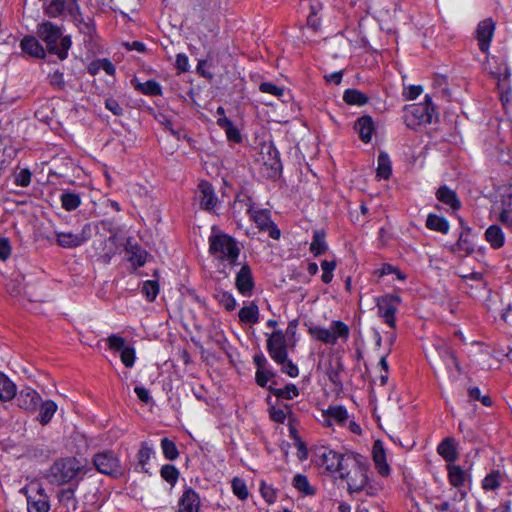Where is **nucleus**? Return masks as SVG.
Returning <instances> with one entry per match:
<instances>
[{
    "instance_id": "nucleus-1",
    "label": "nucleus",
    "mask_w": 512,
    "mask_h": 512,
    "mask_svg": "<svg viewBox=\"0 0 512 512\" xmlns=\"http://www.w3.org/2000/svg\"><path fill=\"white\" fill-rule=\"evenodd\" d=\"M209 252L218 265L233 267L237 263L240 249L234 238L213 227L209 237ZM221 272L226 273L225 267L221 269Z\"/></svg>"
},
{
    "instance_id": "nucleus-2",
    "label": "nucleus",
    "mask_w": 512,
    "mask_h": 512,
    "mask_svg": "<svg viewBox=\"0 0 512 512\" xmlns=\"http://www.w3.org/2000/svg\"><path fill=\"white\" fill-rule=\"evenodd\" d=\"M36 33L46 44L50 53L56 54L61 60L67 58L72 42L70 36L62 35L59 26L50 21H44L38 24Z\"/></svg>"
},
{
    "instance_id": "nucleus-3",
    "label": "nucleus",
    "mask_w": 512,
    "mask_h": 512,
    "mask_svg": "<svg viewBox=\"0 0 512 512\" xmlns=\"http://www.w3.org/2000/svg\"><path fill=\"white\" fill-rule=\"evenodd\" d=\"M84 468V464L74 457L60 458L50 466L45 477L52 484L63 485L85 474Z\"/></svg>"
},
{
    "instance_id": "nucleus-4",
    "label": "nucleus",
    "mask_w": 512,
    "mask_h": 512,
    "mask_svg": "<svg viewBox=\"0 0 512 512\" xmlns=\"http://www.w3.org/2000/svg\"><path fill=\"white\" fill-rule=\"evenodd\" d=\"M367 465L360 455L349 454L340 478L346 479L350 493L362 491L368 484Z\"/></svg>"
},
{
    "instance_id": "nucleus-5",
    "label": "nucleus",
    "mask_w": 512,
    "mask_h": 512,
    "mask_svg": "<svg viewBox=\"0 0 512 512\" xmlns=\"http://www.w3.org/2000/svg\"><path fill=\"white\" fill-rule=\"evenodd\" d=\"M435 116L431 98L426 95L424 102L412 104L405 108L404 120L409 128L416 129L418 126L432 123Z\"/></svg>"
},
{
    "instance_id": "nucleus-6",
    "label": "nucleus",
    "mask_w": 512,
    "mask_h": 512,
    "mask_svg": "<svg viewBox=\"0 0 512 512\" xmlns=\"http://www.w3.org/2000/svg\"><path fill=\"white\" fill-rule=\"evenodd\" d=\"M350 453L341 454L332 449L322 447L317 452V463L329 473H338L345 468V462Z\"/></svg>"
},
{
    "instance_id": "nucleus-7",
    "label": "nucleus",
    "mask_w": 512,
    "mask_h": 512,
    "mask_svg": "<svg viewBox=\"0 0 512 512\" xmlns=\"http://www.w3.org/2000/svg\"><path fill=\"white\" fill-rule=\"evenodd\" d=\"M27 497L28 512H48L50 503L44 489L37 482H31L23 488Z\"/></svg>"
},
{
    "instance_id": "nucleus-8",
    "label": "nucleus",
    "mask_w": 512,
    "mask_h": 512,
    "mask_svg": "<svg viewBox=\"0 0 512 512\" xmlns=\"http://www.w3.org/2000/svg\"><path fill=\"white\" fill-rule=\"evenodd\" d=\"M93 464L99 473L112 477H119L123 474L119 458L111 451H103L94 455Z\"/></svg>"
},
{
    "instance_id": "nucleus-9",
    "label": "nucleus",
    "mask_w": 512,
    "mask_h": 512,
    "mask_svg": "<svg viewBox=\"0 0 512 512\" xmlns=\"http://www.w3.org/2000/svg\"><path fill=\"white\" fill-rule=\"evenodd\" d=\"M106 342L111 351L120 353L121 361L125 367L131 368L134 366L136 360L135 349L133 346L127 345L123 337L112 334L106 339Z\"/></svg>"
},
{
    "instance_id": "nucleus-10",
    "label": "nucleus",
    "mask_w": 512,
    "mask_h": 512,
    "mask_svg": "<svg viewBox=\"0 0 512 512\" xmlns=\"http://www.w3.org/2000/svg\"><path fill=\"white\" fill-rule=\"evenodd\" d=\"M400 297L392 294L384 295L377 298L378 315L383 318L384 322L391 328H395V313L400 304Z\"/></svg>"
},
{
    "instance_id": "nucleus-11",
    "label": "nucleus",
    "mask_w": 512,
    "mask_h": 512,
    "mask_svg": "<svg viewBox=\"0 0 512 512\" xmlns=\"http://www.w3.org/2000/svg\"><path fill=\"white\" fill-rule=\"evenodd\" d=\"M267 350L269 356L276 362H284L287 357V339L281 331H274L267 339Z\"/></svg>"
},
{
    "instance_id": "nucleus-12",
    "label": "nucleus",
    "mask_w": 512,
    "mask_h": 512,
    "mask_svg": "<svg viewBox=\"0 0 512 512\" xmlns=\"http://www.w3.org/2000/svg\"><path fill=\"white\" fill-rule=\"evenodd\" d=\"M91 237V226L86 224L79 233L56 232V242L59 246L72 249L81 246Z\"/></svg>"
},
{
    "instance_id": "nucleus-13",
    "label": "nucleus",
    "mask_w": 512,
    "mask_h": 512,
    "mask_svg": "<svg viewBox=\"0 0 512 512\" xmlns=\"http://www.w3.org/2000/svg\"><path fill=\"white\" fill-rule=\"evenodd\" d=\"M45 13L54 18L64 14L76 16L79 13V5L77 0H50L45 5Z\"/></svg>"
},
{
    "instance_id": "nucleus-14",
    "label": "nucleus",
    "mask_w": 512,
    "mask_h": 512,
    "mask_svg": "<svg viewBox=\"0 0 512 512\" xmlns=\"http://www.w3.org/2000/svg\"><path fill=\"white\" fill-rule=\"evenodd\" d=\"M484 69L497 79L498 84L501 85L503 83V86H505V83L511 76L507 62L495 56L487 57L484 62Z\"/></svg>"
},
{
    "instance_id": "nucleus-15",
    "label": "nucleus",
    "mask_w": 512,
    "mask_h": 512,
    "mask_svg": "<svg viewBox=\"0 0 512 512\" xmlns=\"http://www.w3.org/2000/svg\"><path fill=\"white\" fill-rule=\"evenodd\" d=\"M495 23L492 19H484L479 22L476 29V39L478 40L479 49L486 53L489 50L490 43L494 34Z\"/></svg>"
},
{
    "instance_id": "nucleus-16",
    "label": "nucleus",
    "mask_w": 512,
    "mask_h": 512,
    "mask_svg": "<svg viewBox=\"0 0 512 512\" xmlns=\"http://www.w3.org/2000/svg\"><path fill=\"white\" fill-rule=\"evenodd\" d=\"M348 421V412L342 406L329 407L322 413V424L326 427H332L338 425L345 427Z\"/></svg>"
},
{
    "instance_id": "nucleus-17",
    "label": "nucleus",
    "mask_w": 512,
    "mask_h": 512,
    "mask_svg": "<svg viewBox=\"0 0 512 512\" xmlns=\"http://www.w3.org/2000/svg\"><path fill=\"white\" fill-rule=\"evenodd\" d=\"M15 397L17 406L26 411H35L42 400L40 394L30 387L22 389Z\"/></svg>"
},
{
    "instance_id": "nucleus-18",
    "label": "nucleus",
    "mask_w": 512,
    "mask_h": 512,
    "mask_svg": "<svg viewBox=\"0 0 512 512\" xmlns=\"http://www.w3.org/2000/svg\"><path fill=\"white\" fill-rule=\"evenodd\" d=\"M238 203H243L247 207V213L249 214L251 220L255 222L258 228H260L261 230L270 228L272 221L268 210L254 209L252 205V200L249 197L244 198L242 200H238Z\"/></svg>"
},
{
    "instance_id": "nucleus-19",
    "label": "nucleus",
    "mask_w": 512,
    "mask_h": 512,
    "mask_svg": "<svg viewBox=\"0 0 512 512\" xmlns=\"http://www.w3.org/2000/svg\"><path fill=\"white\" fill-rule=\"evenodd\" d=\"M196 197L199 201L200 207L204 210H213L218 202L213 187L208 182H201L198 185Z\"/></svg>"
},
{
    "instance_id": "nucleus-20",
    "label": "nucleus",
    "mask_w": 512,
    "mask_h": 512,
    "mask_svg": "<svg viewBox=\"0 0 512 512\" xmlns=\"http://www.w3.org/2000/svg\"><path fill=\"white\" fill-rule=\"evenodd\" d=\"M178 507V512H199V494L191 487H186L179 498Z\"/></svg>"
},
{
    "instance_id": "nucleus-21",
    "label": "nucleus",
    "mask_w": 512,
    "mask_h": 512,
    "mask_svg": "<svg viewBox=\"0 0 512 512\" xmlns=\"http://www.w3.org/2000/svg\"><path fill=\"white\" fill-rule=\"evenodd\" d=\"M372 458L378 473L383 477H387L391 470L387 462L386 451L382 441H374L372 446Z\"/></svg>"
},
{
    "instance_id": "nucleus-22",
    "label": "nucleus",
    "mask_w": 512,
    "mask_h": 512,
    "mask_svg": "<svg viewBox=\"0 0 512 512\" xmlns=\"http://www.w3.org/2000/svg\"><path fill=\"white\" fill-rule=\"evenodd\" d=\"M20 48L23 53L30 57L43 59L46 56L44 47L34 36L27 35L20 41Z\"/></svg>"
},
{
    "instance_id": "nucleus-23",
    "label": "nucleus",
    "mask_w": 512,
    "mask_h": 512,
    "mask_svg": "<svg viewBox=\"0 0 512 512\" xmlns=\"http://www.w3.org/2000/svg\"><path fill=\"white\" fill-rule=\"evenodd\" d=\"M235 285L239 293H241L244 296L250 295L254 287V283L251 269L249 266L244 265L241 267V269L236 275Z\"/></svg>"
},
{
    "instance_id": "nucleus-24",
    "label": "nucleus",
    "mask_w": 512,
    "mask_h": 512,
    "mask_svg": "<svg viewBox=\"0 0 512 512\" xmlns=\"http://www.w3.org/2000/svg\"><path fill=\"white\" fill-rule=\"evenodd\" d=\"M437 452L449 464L458 458L455 440L451 437H447L439 443Z\"/></svg>"
},
{
    "instance_id": "nucleus-25",
    "label": "nucleus",
    "mask_w": 512,
    "mask_h": 512,
    "mask_svg": "<svg viewBox=\"0 0 512 512\" xmlns=\"http://www.w3.org/2000/svg\"><path fill=\"white\" fill-rule=\"evenodd\" d=\"M131 84L138 92L144 95L159 96L162 94V88L160 84L155 80L140 82L138 78L134 77L131 79Z\"/></svg>"
},
{
    "instance_id": "nucleus-26",
    "label": "nucleus",
    "mask_w": 512,
    "mask_h": 512,
    "mask_svg": "<svg viewBox=\"0 0 512 512\" xmlns=\"http://www.w3.org/2000/svg\"><path fill=\"white\" fill-rule=\"evenodd\" d=\"M436 198L438 201L449 206L453 210H458L461 206L457 194L447 186H441L436 192Z\"/></svg>"
},
{
    "instance_id": "nucleus-27",
    "label": "nucleus",
    "mask_w": 512,
    "mask_h": 512,
    "mask_svg": "<svg viewBox=\"0 0 512 512\" xmlns=\"http://www.w3.org/2000/svg\"><path fill=\"white\" fill-rule=\"evenodd\" d=\"M354 128L362 141L369 142L371 140L372 134L374 132V124L371 117L363 116L359 118L355 122Z\"/></svg>"
},
{
    "instance_id": "nucleus-28",
    "label": "nucleus",
    "mask_w": 512,
    "mask_h": 512,
    "mask_svg": "<svg viewBox=\"0 0 512 512\" xmlns=\"http://www.w3.org/2000/svg\"><path fill=\"white\" fill-rule=\"evenodd\" d=\"M16 385L4 373L0 372V401L7 402L15 398Z\"/></svg>"
},
{
    "instance_id": "nucleus-29",
    "label": "nucleus",
    "mask_w": 512,
    "mask_h": 512,
    "mask_svg": "<svg viewBox=\"0 0 512 512\" xmlns=\"http://www.w3.org/2000/svg\"><path fill=\"white\" fill-rule=\"evenodd\" d=\"M485 239L494 249L501 248L505 243L504 233L497 225H491L486 229Z\"/></svg>"
},
{
    "instance_id": "nucleus-30",
    "label": "nucleus",
    "mask_w": 512,
    "mask_h": 512,
    "mask_svg": "<svg viewBox=\"0 0 512 512\" xmlns=\"http://www.w3.org/2000/svg\"><path fill=\"white\" fill-rule=\"evenodd\" d=\"M426 227L430 230L447 234L450 229L449 222L441 216L430 213L426 219Z\"/></svg>"
},
{
    "instance_id": "nucleus-31",
    "label": "nucleus",
    "mask_w": 512,
    "mask_h": 512,
    "mask_svg": "<svg viewBox=\"0 0 512 512\" xmlns=\"http://www.w3.org/2000/svg\"><path fill=\"white\" fill-rule=\"evenodd\" d=\"M219 127L225 130L227 139L234 143H239L242 140L239 130L233 125L232 121L227 117H219L217 120Z\"/></svg>"
},
{
    "instance_id": "nucleus-32",
    "label": "nucleus",
    "mask_w": 512,
    "mask_h": 512,
    "mask_svg": "<svg viewBox=\"0 0 512 512\" xmlns=\"http://www.w3.org/2000/svg\"><path fill=\"white\" fill-rule=\"evenodd\" d=\"M330 332L332 333L334 337L335 343H337L338 340H341L343 342H346L350 335V328L349 326L340 321V320H334L330 324Z\"/></svg>"
},
{
    "instance_id": "nucleus-33",
    "label": "nucleus",
    "mask_w": 512,
    "mask_h": 512,
    "mask_svg": "<svg viewBox=\"0 0 512 512\" xmlns=\"http://www.w3.org/2000/svg\"><path fill=\"white\" fill-rule=\"evenodd\" d=\"M447 470L449 482L452 486L461 487L464 485L467 475L462 467L454 464H448Z\"/></svg>"
},
{
    "instance_id": "nucleus-34",
    "label": "nucleus",
    "mask_w": 512,
    "mask_h": 512,
    "mask_svg": "<svg viewBox=\"0 0 512 512\" xmlns=\"http://www.w3.org/2000/svg\"><path fill=\"white\" fill-rule=\"evenodd\" d=\"M239 319L241 322L255 324L259 321V309L255 303L244 306L239 310Z\"/></svg>"
},
{
    "instance_id": "nucleus-35",
    "label": "nucleus",
    "mask_w": 512,
    "mask_h": 512,
    "mask_svg": "<svg viewBox=\"0 0 512 512\" xmlns=\"http://www.w3.org/2000/svg\"><path fill=\"white\" fill-rule=\"evenodd\" d=\"M57 411V404L52 400H47L40 405L38 420L42 425L50 422Z\"/></svg>"
},
{
    "instance_id": "nucleus-36",
    "label": "nucleus",
    "mask_w": 512,
    "mask_h": 512,
    "mask_svg": "<svg viewBox=\"0 0 512 512\" xmlns=\"http://www.w3.org/2000/svg\"><path fill=\"white\" fill-rule=\"evenodd\" d=\"M59 501L66 508L67 512H77L75 492L71 488L62 489L59 492Z\"/></svg>"
},
{
    "instance_id": "nucleus-37",
    "label": "nucleus",
    "mask_w": 512,
    "mask_h": 512,
    "mask_svg": "<svg viewBox=\"0 0 512 512\" xmlns=\"http://www.w3.org/2000/svg\"><path fill=\"white\" fill-rule=\"evenodd\" d=\"M377 177L379 179H388L391 175V161L387 153L381 152L377 160Z\"/></svg>"
},
{
    "instance_id": "nucleus-38",
    "label": "nucleus",
    "mask_w": 512,
    "mask_h": 512,
    "mask_svg": "<svg viewBox=\"0 0 512 512\" xmlns=\"http://www.w3.org/2000/svg\"><path fill=\"white\" fill-rule=\"evenodd\" d=\"M62 208L66 211L76 210L81 205V198L73 192H63L60 196Z\"/></svg>"
},
{
    "instance_id": "nucleus-39",
    "label": "nucleus",
    "mask_w": 512,
    "mask_h": 512,
    "mask_svg": "<svg viewBox=\"0 0 512 512\" xmlns=\"http://www.w3.org/2000/svg\"><path fill=\"white\" fill-rule=\"evenodd\" d=\"M327 250L325 242V234L322 231H315L313 234L312 242L310 244V251L314 256H319Z\"/></svg>"
},
{
    "instance_id": "nucleus-40",
    "label": "nucleus",
    "mask_w": 512,
    "mask_h": 512,
    "mask_svg": "<svg viewBox=\"0 0 512 512\" xmlns=\"http://www.w3.org/2000/svg\"><path fill=\"white\" fill-rule=\"evenodd\" d=\"M503 482V475L500 471H492L482 480V488L486 491L496 490Z\"/></svg>"
},
{
    "instance_id": "nucleus-41",
    "label": "nucleus",
    "mask_w": 512,
    "mask_h": 512,
    "mask_svg": "<svg viewBox=\"0 0 512 512\" xmlns=\"http://www.w3.org/2000/svg\"><path fill=\"white\" fill-rule=\"evenodd\" d=\"M343 99L349 105L362 106L368 102V97L356 89H347L344 92Z\"/></svg>"
},
{
    "instance_id": "nucleus-42",
    "label": "nucleus",
    "mask_w": 512,
    "mask_h": 512,
    "mask_svg": "<svg viewBox=\"0 0 512 512\" xmlns=\"http://www.w3.org/2000/svg\"><path fill=\"white\" fill-rule=\"evenodd\" d=\"M310 334L316 338L317 340L321 341L324 344L328 345H335L334 337L332 333L330 332V328H324V327H313L310 328Z\"/></svg>"
},
{
    "instance_id": "nucleus-43",
    "label": "nucleus",
    "mask_w": 512,
    "mask_h": 512,
    "mask_svg": "<svg viewBox=\"0 0 512 512\" xmlns=\"http://www.w3.org/2000/svg\"><path fill=\"white\" fill-rule=\"evenodd\" d=\"M218 303L223 306L227 311H233L236 308L237 302L234 296L227 291H218L215 294Z\"/></svg>"
},
{
    "instance_id": "nucleus-44",
    "label": "nucleus",
    "mask_w": 512,
    "mask_h": 512,
    "mask_svg": "<svg viewBox=\"0 0 512 512\" xmlns=\"http://www.w3.org/2000/svg\"><path fill=\"white\" fill-rule=\"evenodd\" d=\"M161 449L164 457L168 460H175L179 456V452L175 442L170 440L169 438H163L161 440Z\"/></svg>"
},
{
    "instance_id": "nucleus-45",
    "label": "nucleus",
    "mask_w": 512,
    "mask_h": 512,
    "mask_svg": "<svg viewBox=\"0 0 512 512\" xmlns=\"http://www.w3.org/2000/svg\"><path fill=\"white\" fill-rule=\"evenodd\" d=\"M502 206L498 220L507 228L512 229V202H508L503 198Z\"/></svg>"
},
{
    "instance_id": "nucleus-46",
    "label": "nucleus",
    "mask_w": 512,
    "mask_h": 512,
    "mask_svg": "<svg viewBox=\"0 0 512 512\" xmlns=\"http://www.w3.org/2000/svg\"><path fill=\"white\" fill-rule=\"evenodd\" d=\"M154 455V448L149 443L143 442L137 454L139 464L144 467Z\"/></svg>"
},
{
    "instance_id": "nucleus-47",
    "label": "nucleus",
    "mask_w": 512,
    "mask_h": 512,
    "mask_svg": "<svg viewBox=\"0 0 512 512\" xmlns=\"http://www.w3.org/2000/svg\"><path fill=\"white\" fill-rule=\"evenodd\" d=\"M273 394L278 398L291 400L298 396V388L294 384H288L283 388H276L273 390Z\"/></svg>"
},
{
    "instance_id": "nucleus-48",
    "label": "nucleus",
    "mask_w": 512,
    "mask_h": 512,
    "mask_svg": "<svg viewBox=\"0 0 512 512\" xmlns=\"http://www.w3.org/2000/svg\"><path fill=\"white\" fill-rule=\"evenodd\" d=\"M161 477L171 485H174L179 478V471L175 466L166 464L160 470Z\"/></svg>"
},
{
    "instance_id": "nucleus-49",
    "label": "nucleus",
    "mask_w": 512,
    "mask_h": 512,
    "mask_svg": "<svg viewBox=\"0 0 512 512\" xmlns=\"http://www.w3.org/2000/svg\"><path fill=\"white\" fill-rule=\"evenodd\" d=\"M293 485L297 490H299L307 495H311L314 493V490L310 486L307 477L302 474H297L294 476Z\"/></svg>"
},
{
    "instance_id": "nucleus-50",
    "label": "nucleus",
    "mask_w": 512,
    "mask_h": 512,
    "mask_svg": "<svg viewBox=\"0 0 512 512\" xmlns=\"http://www.w3.org/2000/svg\"><path fill=\"white\" fill-rule=\"evenodd\" d=\"M32 174L29 169L23 168L14 173L13 182L20 187H28L31 183Z\"/></svg>"
},
{
    "instance_id": "nucleus-51",
    "label": "nucleus",
    "mask_w": 512,
    "mask_h": 512,
    "mask_svg": "<svg viewBox=\"0 0 512 512\" xmlns=\"http://www.w3.org/2000/svg\"><path fill=\"white\" fill-rule=\"evenodd\" d=\"M232 491L240 500L247 499L249 495L245 481L240 478L232 480Z\"/></svg>"
},
{
    "instance_id": "nucleus-52",
    "label": "nucleus",
    "mask_w": 512,
    "mask_h": 512,
    "mask_svg": "<svg viewBox=\"0 0 512 512\" xmlns=\"http://www.w3.org/2000/svg\"><path fill=\"white\" fill-rule=\"evenodd\" d=\"M142 293L150 302L154 301L159 293V286L157 282L148 280L142 286Z\"/></svg>"
},
{
    "instance_id": "nucleus-53",
    "label": "nucleus",
    "mask_w": 512,
    "mask_h": 512,
    "mask_svg": "<svg viewBox=\"0 0 512 512\" xmlns=\"http://www.w3.org/2000/svg\"><path fill=\"white\" fill-rule=\"evenodd\" d=\"M322 276L321 279L324 283L329 284L333 279V272L336 269L335 261L324 260L321 262Z\"/></svg>"
},
{
    "instance_id": "nucleus-54",
    "label": "nucleus",
    "mask_w": 512,
    "mask_h": 512,
    "mask_svg": "<svg viewBox=\"0 0 512 512\" xmlns=\"http://www.w3.org/2000/svg\"><path fill=\"white\" fill-rule=\"evenodd\" d=\"M288 413H290V409L288 406L277 407L274 406L270 409V417L273 421L277 423H284L287 418Z\"/></svg>"
},
{
    "instance_id": "nucleus-55",
    "label": "nucleus",
    "mask_w": 512,
    "mask_h": 512,
    "mask_svg": "<svg viewBox=\"0 0 512 512\" xmlns=\"http://www.w3.org/2000/svg\"><path fill=\"white\" fill-rule=\"evenodd\" d=\"M146 252L140 248L131 250L129 261L136 267H141L146 262Z\"/></svg>"
},
{
    "instance_id": "nucleus-56",
    "label": "nucleus",
    "mask_w": 512,
    "mask_h": 512,
    "mask_svg": "<svg viewBox=\"0 0 512 512\" xmlns=\"http://www.w3.org/2000/svg\"><path fill=\"white\" fill-rule=\"evenodd\" d=\"M259 90L263 93H268L278 98L282 97L284 90L270 82H263L259 86Z\"/></svg>"
},
{
    "instance_id": "nucleus-57",
    "label": "nucleus",
    "mask_w": 512,
    "mask_h": 512,
    "mask_svg": "<svg viewBox=\"0 0 512 512\" xmlns=\"http://www.w3.org/2000/svg\"><path fill=\"white\" fill-rule=\"evenodd\" d=\"M437 350L439 351L440 356L447 362V364H454L456 367L458 366L454 353L447 348L444 344L436 345Z\"/></svg>"
},
{
    "instance_id": "nucleus-58",
    "label": "nucleus",
    "mask_w": 512,
    "mask_h": 512,
    "mask_svg": "<svg viewBox=\"0 0 512 512\" xmlns=\"http://www.w3.org/2000/svg\"><path fill=\"white\" fill-rule=\"evenodd\" d=\"M260 493L267 503H274L276 499V492L272 486L267 485L265 482H261Z\"/></svg>"
},
{
    "instance_id": "nucleus-59",
    "label": "nucleus",
    "mask_w": 512,
    "mask_h": 512,
    "mask_svg": "<svg viewBox=\"0 0 512 512\" xmlns=\"http://www.w3.org/2000/svg\"><path fill=\"white\" fill-rule=\"evenodd\" d=\"M278 364L282 366L281 371L283 373H286L287 375H289L290 377H293V378L298 376V374H299L298 367L287 357L284 362H281Z\"/></svg>"
},
{
    "instance_id": "nucleus-60",
    "label": "nucleus",
    "mask_w": 512,
    "mask_h": 512,
    "mask_svg": "<svg viewBox=\"0 0 512 512\" xmlns=\"http://www.w3.org/2000/svg\"><path fill=\"white\" fill-rule=\"evenodd\" d=\"M423 92V89L419 85H411L404 89L403 96L406 100H414L416 99L421 93Z\"/></svg>"
},
{
    "instance_id": "nucleus-61",
    "label": "nucleus",
    "mask_w": 512,
    "mask_h": 512,
    "mask_svg": "<svg viewBox=\"0 0 512 512\" xmlns=\"http://www.w3.org/2000/svg\"><path fill=\"white\" fill-rule=\"evenodd\" d=\"M11 254L10 242L6 237L0 236V259L5 261Z\"/></svg>"
},
{
    "instance_id": "nucleus-62",
    "label": "nucleus",
    "mask_w": 512,
    "mask_h": 512,
    "mask_svg": "<svg viewBox=\"0 0 512 512\" xmlns=\"http://www.w3.org/2000/svg\"><path fill=\"white\" fill-rule=\"evenodd\" d=\"M49 82L50 84L58 89L63 88L64 86V76L63 73L60 71H54L49 75Z\"/></svg>"
},
{
    "instance_id": "nucleus-63",
    "label": "nucleus",
    "mask_w": 512,
    "mask_h": 512,
    "mask_svg": "<svg viewBox=\"0 0 512 512\" xmlns=\"http://www.w3.org/2000/svg\"><path fill=\"white\" fill-rule=\"evenodd\" d=\"M498 88L500 90L501 101L504 102V103L511 101V99H512V88H511V85H510V81L508 80L505 83V86H503V83H501V85L498 84Z\"/></svg>"
},
{
    "instance_id": "nucleus-64",
    "label": "nucleus",
    "mask_w": 512,
    "mask_h": 512,
    "mask_svg": "<svg viewBox=\"0 0 512 512\" xmlns=\"http://www.w3.org/2000/svg\"><path fill=\"white\" fill-rule=\"evenodd\" d=\"M272 377V373L265 369H257L256 371V381L258 385L264 387L269 379Z\"/></svg>"
}]
</instances>
